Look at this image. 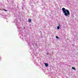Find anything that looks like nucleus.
I'll return each mask as SVG.
<instances>
[{
	"mask_svg": "<svg viewBox=\"0 0 78 78\" xmlns=\"http://www.w3.org/2000/svg\"><path fill=\"white\" fill-rule=\"evenodd\" d=\"M4 11H7V10H6V9H4Z\"/></svg>",
	"mask_w": 78,
	"mask_h": 78,
	"instance_id": "0eeeda50",
	"label": "nucleus"
},
{
	"mask_svg": "<svg viewBox=\"0 0 78 78\" xmlns=\"http://www.w3.org/2000/svg\"><path fill=\"white\" fill-rule=\"evenodd\" d=\"M57 29L58 30H59V26L57 27Z\"/></svg>",
	"mask_w": 78,
	"mask_h": 78,
	"instance_id": "39448f33",
	"label": "nucleus"
},
{
	"mask_svg": "<svg viewBox=\"0 0 78 78\" xmlns=\"http://www.w3.org/2000/svg\"><path fill=\"white\" fill-rule=\"evenodd\" d=\"M24 29H25V27H24Z\"/></svg>",
	"mask_w": 78,
	"mask_h": 78,
	"instance_id": "1a4fd4ad",
	"label": "nucleus"
},
{
	"mask_svg": "<svg viewBox=\"0 0 78 78\" xmlns=\"http://www.w3.org/2000/svg\"><path fill=\"white\" fill-rule=\"evenodd\" d=\"M72 69L73 70H76V69H75V68L74 67H72Z\"/></svg>",
	"mask_w": 78,
	"mask_h": 78,
	"instance_id": "20e7f679",
	"label": "nucleus"
},
{
	"mask_svg": "<svg viewBox=\"0 0 78 78\" xmlns=\"http://www.w3.org/2000/svg\"><path fill=\"white\" fill-rule=\"evenodd\" d=\"M47 55H48V53L47 52Z\"/></svg>",
	"mask_w": 78,
	"mask_h": 78,
	"instance_id": "6e6552de",
	"label": "nucleus"
},
{
	"mask_svg": "<svg viewBox=\"0 0 78 78\" xmlns=\"http://www.w3.org/2000/svg\"><path fill=\"white\" fill-rule=\"evenodd\" d=\"M62 11L64 13L65 15L66 16H67L68 15H70V12H69V11L68 9H66L65 8H62Z\"/></svg>",
	"mask_w": 78,
	"mask_h": 78,
	"instance_id": "f257e3e1",
	"label": "nucleus"
},
{
	"mask_svg": "<svg viewBox=\"0 0 78 78\" xmlns=\"http://www.w3.org/2000/svg\"><path fill=\"white\" fill-rule=\"evenodd\" d=\"M44 64H45V66H46V67L48 66V63H44Z\"/></svg>",
	"mask_w": 78,
	"mask_h": 78,
	"instance_id": "7ed1b4c3",
	"label": "nucleus"
},
{
	"mask_svg": "<svg viewBox=\"0 0 78 78\" xmlns=\"http://www.w3.org/2000/svg\"><path fill=\"white\" fill-rule=\"evenodd\" d=\"M56 38H57V39H59V37L57 36H56Z\"/></svg>",
	"mask_w": 78,
	"mask_h": 78,
	"instance_id": "423d86ee",
	"label": "nucleus"
},
{
	"mask_svg": "<svg viewBox=\"0 0 78 78\" xmlns=\"http://www.w3.org/2000/svg\"><path fill=\"white\" fill-rule=\"evenodd\" d=\"M28 21L29 22H31V19H29Z\"/></svg>",
	"mask_w": 78,
	"mask_h": 78,
	"instance_id": "f03ea898",
	"label": "nucleus"
}]
</instances>
